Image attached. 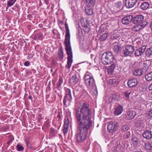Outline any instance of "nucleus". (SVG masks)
Returning a JSON list of instances; mask_svg holds the SVG:
<instances>
[{
	"label": "nucleus",
	"instance_id": "f257e3e1",
	"mask_svg": "<svg viewBox=\"0 0 152 152\" xmlns=\"http://www.w3.org/2000/svg\"><path fill=\"white\" fill-rule=\"evenodd\" d=\"M91 113L90 110L85 103L83 104L81 108H79L76 110V117L79 130L76 137L78 142H83L86 138L88 130L92 125V121L88 117Z\"/></svg>",
	"mask_w": 152,
	"mask_h": 152
},
{
	"label": "nucleus",
	"instance_id": "f03ea898",
	"mask_svg": "<svg viewBox=\"0 0 152 152\" xmlns=\"http://www.w3.org/2000/svg\"><path fill=\"white\" fill-rule=\"evenodd\" d=\"M114 57L110 52L104 53L101 56V59L102 62L104 65L111 64L110 68L111 72L113 71L115 67L114 61Z\"/></svg>",
	"mask_w": 152,
	"mask_h": 152
},
{
	"label": "nucleus",
	"instance_id": "7ed1b4c3",
	"mask_svg": "<svg viewBox=\"0 0 152 152\" xmlns=\"http://www.w3.org/2000/svg\"><path fill=\"white\" fill-rule=\"evenodd\" d=\"M67 55L68 56L67 61V67L69 68L72 62V52L70 44V34L68 26L67 25Z\"/></svg>",
	"mask_w": 152,
	"mask_h": 152
},
{
	"label": "nucleus",
	"instance_id": "20e7f679",
	"mask_svg": "<svg viewBox=\"0 0 152 152\" xmlns=\"http://www.w3.org/2000/svg\"><path fill=\"white\" fill-rule=\"evenodd\" d=\"M134 50V48L131 45H127L123 47L122 51V56L127 57L131 56Z\"/></svg>",
	"mask_w": 152,
	"mask_h": 152
},
{
	"label": "nucleus",
	"instance_id": "39448f33",
	"mask_svg": "<svg viewBox=\"0 0 152 152\" xmlns=\"http://www.w3.org/2000/svg\"><path fill=\"white\" fill-rule=\"evenodd\" d=\"M83 79L84 80V83L87 87H92L95 85V80L92 76L86 74Z\"/></svg>",
	"mask_w": 152,
	"mask_h": 152
},
{
	"label": "nucleus",
	"instance_id": "423d86ee",
	"mask_svg": "<svg viewBox=\"0 0 152 152\" xmlns=\"http://www.w3.org/2000/svg\"><path fill=\"white\" fill-rule=\"evenodd\" d=\"M119 127V124L117 121H112L109 122L107 126V129L110 133L115 132Z\"/></svg>",
	"mask_w": 152,
	"mask_h": 152
},
{
	"label": "nucleus",
	"instance_id": "0eeeda50",
	"mask_svg": "<svg viewBox=\"0 0 152 152\" xmlns=\"http://www.w3.org/2000/svg\"><path fill=\"white\" fill-rule=\"evenodd\" d=\"M137 0H125V6L127 8H131L135 5Z\"/></svg>",
	"mask_w": 152,
	"mask_h": 152
},
{
	"label": "nucleus",
	"instance_id": "6e6552de",
	"mask_svg": "<svg viewBox=\"0 0 152 152\" xmlns=\"http://www.w3.org/2000/svg\"><path fill=\"white\" fill-rule=\"evenodd\" d=\"M122 30L121 29L117 30L114 31L111 33L110 38L112 39H116L121 35V32Z\"/></svg>",
	"mask_w": 152,
	"mask_h": 152
},
{
	"label": "nucleus",
	"instance_id": "1a4fd4ad",
	"mask_svg": "<svg viewBox=\"0 0 152 152\" xmlns=\"http://www.w3.org/2000/svg\"><path fill=\"white\" fill-rule=\"evenodd\" d=\"M133 20V16L129 15L125 16L122 19V22L124 25H127L130 23Z\"/></svg>",
	"mask_w": 152,
	"mask_h": 152
},
{
	"label": "nucleus",
	"instance_id": "9d476101",
	"mask_svg": "<svg viewBox=\"0 0 152 152\" xmlns=\"http://www.w3.org/2000/svg\"><path fill=\"white\" fill-rule=\"evenodd\" d=\"M136 114V112L133 110H130L127 112L125 114L126 118L127 120H131L134 118Z\"/></svg>",
	"mask_w": 152,
	"mask_h": 152
},
{
	"label": "nucleus",
	"instance_id": "9b49d317",
	"mask_svg": "<svg viewBox=\"0 0 152 152\" xmlns=\"http://www.w3.org/2000/svg\"><path fill=\"white\" fill-rule=\"evenodd\" d=\"M146 49V46L144 45L136 50L134 53L135 56H139L141 55L145 52Z\"/></svg>",
	"mask_w": 152,
	"mask_h": 152
},
{
	"label": "nucleus",
	"instance_id": "f8f14e48",
	"mask_svg": "<svg viewBox=\"0 0 152 152\" xmlns=\"http://www.w3.org/2000/svg\"><path fill=\"white\" fill-rule=\"evenodd\" d=\"M144 18V17L142 15H137L133 17L132 21L134 24L138 23L142 21Z\"/></svg>",
	"mask_w": 152,
	"mask_h": 152
},
{
	"label": "nucleus",
	"instance_id": "ddd939ff",
	"mask_svg": "<svg viewBox=\"0 0 152 152\" xmlns=\"http://www.w3.org/2000/svg\"><path fill=\"white\" fill-rule=\"evenodd\" d=\"M142 135L144 138L150 140L152 138V132L151 130H145Z\"/></svg>",
	"mask_w": 152,
	"mask_h": 152
},
{
	"label": "nucleus",
	"instance_id": "4468645a",
	"mask_svg": "<svg viewBox=\"0 0 152 152\" xmlns=\"http://www.w3.org/2000/svg\"><path fill=\"white\" fill-rule=\"evenodd\" d=\"M137 80L135 79L129 80L127 82L128 86L129 87H133L137 85Z\"/></svg>",
	"mask_w": 152,
	"mask_h": 152
},
{
	"label": "nucleus",
	"instance_id": "2eb2a0df",
	"mask_svg": "<svg viewBox=\"0 0 152 152\" xmlns=\"http://www.w3.org/2000/svg\"><path fill=\"white\" fill-rule=\"evenodd\" d=\"M123 107L121 105H119L115 108L114 114L116 115H118L121 114L123 111Z\"/></svg>",
	"mask_w": 152,
	"mask_h": 152
},
{
	"label": "nucleus",
	"instance_id": "dca6fc26",
	"mask_svg": "<svg viewBox=\"0 0 152 152\" xmlns=\"http://www.w3.org/2000/svg\"><path fill=\"white\" fill-rule=\"evenodd\" d=\"M78 81V79L77 78L76 75L74 74L72 75L70 78L69 82L72 84H75L77 83Z\"/></svg>",
	"mask_w": 152,
	"mask_h": 152
},
{
	"label": "nucleus",
	"instance_id": "f3484780",
	"mask_svg": "<svg viewBox=\"0 0 152 152\" xmlns=\"http://www.w3.org/2000/svg\"><path fill=\"white\" fill-rule=\"evenodd\" d=\"M149 65L147 64L146 61H145L142 65V69H141L143 73H145L149 70Z\"/></svg>",
	"mask_w": 152,
	"mask_h": 152
},
{
	"label": "nucleus",
	"instance_id": "a211bd4d",
	"mask_svg": "<svg viewBox=\"0 0 152 152\" xmlns=\"http://www.w3.org/2000/svg\"><path fill=\"white\" fill-rule=\"evenodd\" d=\"M131 141L132 142V144L135 147L137 146L140 142V140L135 137H133Z\"/></svg>",
	"mask_w": 152,
	"mask_h": 152
},
{
	"label": "nucleus",
	"instance_id": "6ab92c4d",
	"mask_svg": "<svg viewBox=\"0 0 152 152\" xmlns=\"http://www.w3.org/2000/svg\"><path fill=\"white\" fill-rule=\"evenodd\" d=\"M87 3V6L90 7H94L96 3L95 0H84Z\"/></svg>",
	"mask_w": 152,
	"mask_h": 152
},
{
	"label": "nucleus",
	"instance_id": "aec40b11",
	"mask_svg": "<svg viewBox=\"0 0 152 152\" xmlns=\"http://www.w3.org/2000/svg\"><path fill=\"white\" fill-rule=\"evenodd\" d=\"M85 12L88 15H91L93 13V10L91 7L86 6L85 8Z\"/></svg>",
	"mask_w": 152,
	"mask_h": 152
},
{
	"label": "nucleus",
	"instance_id": "412c9836",
	"mask_svg": "<svg viewBox=\"0 0 152 152\" xmlns=\"http://www.w3.org/2000/svg\"><path fill=\"white\" fill-rule=\"evenodd\" d=\"M134 74L136 76H141L143 73L141 69H136L134 72Z\"/></svg>",
	"mask_w": 152,
	"mask_h": 152
},
{
	"label": "nucleus",
	"instance_id": "4be33fe9",
	"mask_svg": "<svg viewBox=\"0 0 152 152\" xmlns=\"http://www.w3.org/2000/svg\"><path fill=\"white\" fill-rule=\"evenodd\" d=\"M140 26L139 24H137L134 26L132 28V30L133 31L137 32L139 31L140 30L142 29Z\"/></svg>",
	"mask_w": 152,
	"mask_h": 152
},
{
	"label": "nucleus",
	"instance_id": "5701e85b",
	"mask_svg": "<svg viewBox=\"0 0 152 152\" xmlns=\"http://www.w3.org/2000/svg\"><path fill=\"white\" fill-rule=\"evenodd\" d=\"M107 83L110 85H114L117 84V81L115 79H110L107 80Z\"/></svg>",
	"mask_w": 152,
	"mask_h": 152
},
{
	"label": "nucleus",
	"instance_id": "b1692460",
	"mask_svg": "<svg viewBox=\"0 0 152 152\" xmlns=\"http://www.w3.org/2000/svg\"><path fill=\"white\" fill-rule=\"evenodd\" d=\"M149 7V4L148 2H144L141 4L140 7L142 9L145 10L147 9Z\"/></svg>",
	"mask_w": 152,
	"mask_h": 152
},
{
	"label": "nucleus",
	"instance_id": "393cba45",
	"mask_svg": "<svg viewBox=\"0 0 152 152\" xmlns=\"http://www.w3.org/2000/svg\"><path fill=\"white\" fill-rule=\"evenodd\" d=\"M145 55L147 57L152 56V47L148 48L145 52Z\"/></svg>",
	"mask_w": 152,
	"mask_h": 152
},
{
	"label": "nucleus",
	"instance_id": "a878e982",
	"mask_svg": "<svg viewBox=\"0 0 152 152\" xmlns=\"http://www.w3.org/2000/svg\"><path fill=\"white\" fill-rule=\"evenodd\" d=\"M108 36L107 33H105L103 34L99 37V39L101 41H104L107 38Z\"/></svg>",
	"mask_w": 152,
	"mask_h": 152
},
{
	"label": "nucleus",
	"instance_id": "bb28decb",
	"mask_svg": "<svg viewBox=\"0 0 152 152\" xmlns=\"http://www.w3.org/2000/svg\"><path fill=\"white\" fill-rule=\"evenodd\" d=\"M145 79L147 81H151L152 80V72L148 73L145 75Z\"/></svg>",
	"mask_w": 152,
	"mask_h": 152
},
{
	"label": "nucleus",
	"instance_id": "cd10ccee",
	"mask_svg": "<svg viewBox=\"0 0 152 152\" xmlns=\"http://www.w3.org/2000/svg\"><path fill=\"white\" fill-rule=\"evenodd\" d=\"M120 45L116 44L114 45L113 50L114 52L117 53L120 50Z\"/></svg>",
	"mask_w": 152,
	"mask_h": 152
},
{
	"label": "nucleus",
	"instance_id": "c85d7f7f",
	"mask_svg": "<svg viewBox=\"0 0 152 152\" xmlns=\"http://www.w3.org/2000/svg\"><path fill=\"white\" fill-rule=\"evenodd\" d=\"M145 146L146 150H151L152 149V143L147 142L145 144Z\"/></svg>",
	"mask_w": 152,
	"mask_h": 152
},
{
	"label": "nucleus",
	"instance_id": "c756f323",
	"mask_svg": "<svg viewBox=\"0 0 152 152\" xmlns=\"http://www.w3.org/2000/svg\"><path fill=\"white\" fill-rule=\"evenodd\" d=\"M66 20H65V41L64 42V44L65 46V50L66 51Z\"/></svg>",
	"mask_w": 152,
	"mask_h": 152
},
{
	"label": "nucleus",
	"instance_id": "7c9ffc66",
	"mask_svg": "<svg viewBox=\"0 0 152 152\" xmlns=\"http://www.w3.org/2000/svg\"><path fill=\"white\" fill-rule=\"evenodd\" d=\"M58 56L60 59H62L64 56L63 51L61 48H60L58 50Z\"/></svg>",
	"mask_w": 152,
	"mask_h": 152
},
{
	"label": "nucleus",
	"instance_id": "2f4dec72",
	"mask_svg": "<svg viewBox=\"0 0 152 152\" xmlns=\"http://www.w3.org/2000/svg\"><path fill=\"white\" fill-rule=\"evenodd\" d=\"M144 123V121L142 120H139L137 121L136 124L138 126L142 127L143 126V125Z\"/></svg>",
	"mask_w": 152,
	"mask_h": 152
},
{
	"label": "nucleus",
	"instance_id": "473e14b6",
	"mask_svg": "<svg viewBox=\"0 0 152 152\" xmlns=\"http://www.w3.org/2000/svg\"><path fill=\"white\" fill-rule=\"evenodd\" d=\"M105 26L102 25L100 27L98 31L99 34H101L106 29Z\"/></svg>",
	"mask_w": 152,
	"mask_h": 152
},
{
	"label": "nucleus",
	"instance_id": "72a5a7b5",
	"mask_svg": "<svg viewBox=\"0 0 152 152\" xmlns=\"http://www.w3.org/2000/svg\"><path fill=\"white\" fill-rule=\"evenodd\" d=\"M148 23L147 21H144L140 23V24H139L141 29H142L144 28L145 27L146 25H147Z\"/></svg>",
	"mask_w": 152,
	"mask_h": 152
},
{
	"label": "nucleus",
	"instance_id": "f704fd0d",
	"mask_svg": "<svg viewBox=\"0 0 152 152\" xmlns=\"http://www.w3.org/2000/svg\"><path fill=\"white\" fill-rule=\"evenodd\" d=\"M17 0H10L7 1V6L8 7H11L16 2Z\"/></svg>",
	"mask_w": 152,
	"mask_h": 152
},
{
	"label": "nucleus",
	"instance_id": "c9c22d12",
	"mask_svg": "<svg viewBox=\"0 0 152 152\" xmlns=\"http://www.w3.org/2000/svg\"><path fill=\"white\" fill-rule=\"evenodd\" d=\"M129 129V127L126 125H123L121 127V130L122 132H125Z\"/></svg>",
	"mask_w": 152,
	"mask_h": 152
},
{
	"label": "nucleus",
	"instance_id": "e433bc0d",
	"mask_svg": "<svg viewBox=\"0 0 152 152\" xmlns=\"http://www.w3.org/2000/svg\"><path fill=\"white\" fill-rule=\"evenodd\" d=\"M131 91H126L123 93V94L125 98L126 99L129 98V95L130 94Z\"/></svg>",
	"mask_w": 152,
	"mask_h": 152
},
{
	"label": "nucleus",
	"instance_id": "4c0bfd02",
	"mask_svg": "<svg viewBox=\"0 0 152 152\" xmlns=\"http://www.w3.org/2000/svg\"><path fill=\"white\" fill-rule=\"evenodd\" d=\"M42 34L41 33H39L36 34L34 36V38L36 39H40L42 37Z\"/></svg>",
	"mask_w": 152,
	"mask_h": 152
},
{
	"label": "nucleus",
	"instance_id": "58836bf2",
	"mask_svg": "<svg viewBox=\"0 0 152 152\" xmlns=\"http://www.w3.org/2000/svg\"><path fill=\"white\" fill-rule=\"evenodd\" d=\"M111 95L112 98L114 101L117 100L119 98L118 96L117 95V94L116 93L111 94Z\"/></svg>",
	"mask_w": 152,
	"mask_h": 152
},
{
	"label": "nucleus",
	"instance_id": "ea45409f",
	"mask_svg": "<svg viewBox=\"0 0 152 152\" xmlns=\"http://www.w3.org/2000/svg\"><path fill=\"white\" fill-rule=\"evenodd\" d=\"M69 97L70 100L72 99V96L71 94V91L69 88H67V98Z\"/></svg>",
	"mask_w": 152,
	"mask_h": 152
},
{
	"label": "nucleus",
	"instance_id": "a19ab883",
	"mask_svg": "<svg viewBox=\"0 0 152 152\" xmlns=\"http://www.w3.org/2000/svg\"><path fill=\"white\" fill-rule=\"evenodd\" d=\"M116 6L118 8H120L122 6V4L121 1H118L116 4Z\"/></svg>",
	"mask_w": 152,
	"mask_h": 152
},
{
	"label": "nucleus",
	"instance_id": "79ce46f5",
	"mask_svg": "<svg viewBox=\"0 0 152 152\" xmlns=\"http://www.w3.org/2000/svg\"><path fill=\"white\" fill-rule=\"evenodd\" d=\"M17 147L18 150L19 151H22L24 149L23 147L20 145L18 144Z\"/></svg>",
	"mask_w": 152,
	"mask_h": 152
},
{
	"label": "nucleus",
	"instance_id": "37998d69",
	"mask_svg": "<svg viewBox=\"0 0 152 152\" xmlns=\"http://www.w3.org/2000/svg\"><path fill=\"white\" fill-rule=\"evenodd\" d=\"M62 82H63L62 79L61 78H60L58 80V83H57V86L58 87H60Z\"/></svg>",
	"mask_w": 152,
	"mask_h": 152
},
{
	"label": "nucleus",
	"instance_id": "c03bdc74",
	"mask_svg": "<svg viewBox=\"0 0 152 152\" xmlns=\"http://www.w3.org/2000/svg\"><path fill=\"white\" fill-rule=\"evenodd\" d=\"M63 132L64 134L65 135L66 132V121H65V122L64 125V129L63 130Z\"/></svg>",
	"mask_w": 152,
	"mask_h": 152
},
{
	"label": "nucleus",
	"instance_id": "a18cd8bd",
	"mask_svg": "<svg viewBox=\"0 0 152 152\" xmlns=\"http://www.w3.org/2000/svg\"><path fill=\"white\" fill-rule=\"evenodd\" d=\"M130 137V132H127L126 133L124 136V137L125 139H126Z\"/></svg>",
	"mask_w": 152,
	"mask_h": 152
},
{
	"label": "nucleus",
	"instance_id": "49530a36",
	"mask_svg": "<svg viewBox=\"0 0 152 152\" xmlns=\"http://www.w3.org/2000/svg\"><path fill=\"white\" fill-rule=\"evenodd\" d=\"M93 88H94L93 89L94 90L93 91L94 92V94L95 96L97 95L98 92L96 86H95Z\"/></svg>",
	"mask_w": 152,
	"mask_h": 152
},
{
	"label": "nucleus",
	"instance_id": "de8ad7c7",
	"mask_svg": "<svg viewBox=\"0 0 152 152\" xmlns=\"http://www.w3.org/2000/svg\"><path fill=\"white\" fill-rule=\"evenodd\" d=\"M83 30L84 32L86 33H88L89 31V28L87 26L83 28Z\"/></svg>",
	"mask_w": 152,
	"mask_h": 152
},
{
	"label": "nucleus",
	"instance_id": "09e8293b",
	"mask_svg": "<svg viewBox=\"0 0 152 152\" xmlns=\"http://www.w3.org/2000/svg\"><path fill=\"white\" fill-rule=\"evenodd\" d=\"M14 137L12 135H10L8 137V140L9 141L12 142V141L14 140Z\"/></svg>",
	"mask_w": 152,
	"mask_h": 152
},
{
	"label": "nucleus",
	"instance_id": "8fccbe9b",
	"mask_svg": "<svg viewBox=\"0 0 152 152\" xmlns=\"http://www.w3.org/2000/svg\"><path fill=\"white\" fill-rule=\"evenodd\" d=\"M26 143L27 147H30L31 144L29 140L27 139L26 141Z\"/></svg>",
	"mask_w": 152,
	"mask_h": 152
},
{
	"label": "nucleus",
	"instance_id": "3c124183",
	"mask_svg": "<svg viewBox=\"0 0 152 152\" xmlns=\"http://www.w3.org/2000/svg\"><path fill=\"white\" fill-rule=\"evenodd\" d=\"M148 116H149L151 117H152V110H149L148 112Z\"/></svg>",
	"mask_w": 152,
	"mask_h": 152
},
{
	"label": "nucleus",
	"instance_id": "603ef678",
	"mask_svg": "<svg viewBox=\"0 0 152 152\" xmlns=\"http://www.w3.org/2000/svg\"><path fill=\"white\" fill-rule=\"evenodd\" d=\"M111 94L110 95L109 97V101L110 102H112L113 100Z\"/></svg>",
	"mask_w": 152,
	"mask_h": 152
},
{
	"label": "nucleus",
	"instance_id": "864d4df0",
	"mask_svg": "<svg viewBox=\"0 0 152 152\" xmlns=\"http://www.w3.org/2000/svg\"><path fill=\"white\" fill-rule=\"evenodd\" d=\"M29 64V62L28 61L25 62L24 63V65L26 66H28Z\"/></svg>",
	"mask_w": 152,
	"mask_h": 152
},
{
	"label": "nucleus",
	"instance_id": "5fc2aeb1",
	"mask_svg": "<svg viewBox=\"0 0 152 152\" xmlns=\"http://www.w3.org/2000/svg\"><path fill=\"white\" fill-rule=\"evenodd\" d=\"M66 96H65L64 99V104L65 106L66 105Z\"/></svg>",
	"mask_w": 152,
	"mask_h": 152
},
{
	"label": "nucleus",
	"instance_id": "6e6d98bb",
	"mask_svg": "<svg viewBox=\"0 0 152 152\" xmlns=\"http://www.w3.org/2000/svg\"><path fill=\"white\" fill-rule=\"evenodd\" d=\"M149 89L150 90H152V84L151 83V84H150L149 87Z\"/></svg>",
	"mask_w": 152,
	"mask_h": 152
},
{
	"label": "nucleus",
	"instance_id": "4d7b16f0",
	"mask_svg": "<svg viewBox=\"0 0 152 152\" xmlns=\"http://www.w3.org/2000/svg\"><path fill=\"white\" fill-rule=\"evenodd\" d=\"M79 32V34H81L82 33V30L81 28H79L78 30Z\"/></svg>",
	"mask_w": 152,
	"mask_h": 152
},
{
	"label": "nucleus",
	"instance_id": "13d9d810",
	"mask_svg": "<svg viewBox=\"0 0 152 152\" xmlns=\"http://www.w3.org/2000/svg\"><path fill=\"white\" fill-rule=\"evenodd\" d=\"M9 141L7 142V144L9 145H10L11 143L12 142L9 141V140H8Z\"/></svg>",
	"mask_w": 152,
	"mask_h": 152
},
{
	"label": "nucleus",
	"instance_id": "bf43d9fd",
	"mask_svg": "<svg viewBox=\"0 0 152 152\" xmlns=\"http://www.w3.org/2000/svg\"><path fill=\"white\" fill-rule=\"evenodd\" d=\"M87 143H88V145L86 146L87 147L88 145H90V142L89 141L87 142Z\"/></svg>",
	"mask_w": 152,
	"mask_h": 152
},
{
	"label": "nucleus",
	"instance_id": "052dcab7",
	"mask_svg": "<svg viewBox=\"0 0 152 152\" xmlns=\"http://www.w3.org/2000/svg\"><path fill=\"white\" fill-rule=\"evenodd\" d=\"M150 27L151 28V30H152V22H151V24H150Z\"/></svg>",
	"mask_w": 152,
	"mask_h": 152
},
{
	"label": "nucleus",
	"instance_id": "680f3d73",
	"mask_svg": "<svg viewBox=\"0 0 152 152\" xmlns=\"http://www.w3.org/2000/svg\"><path fill=\"white\" fill-rule=\"evenodd\" d=\"M28 98L29 99H32V96H29L28 97Z\"/></svg>",
	"mask_w": 152,
	"mask_h": 152
},
{
	"label": "nucleus",
	"instance_id": "e2e57ef3",
	"mask_svg": "<svg viewBox=\"0 0 152 152\" xmlns=\"http://www.w3.org/2000/svg\"><path fill=\"white\" fill-rule=\"evenodd\" d=\"M67 126L68 125H69V124H68V123L69 122V120H68V118H67ZM67 127H68L67 126Z\"/></svg>",
	"mask_w": 152,
	"mask_h": 152
},
{
	"label": "nucleus",
	"instance_id": "0e129e2a",
	"mask_svg": "<svg viewBox=\"0 0 152 152\" xmlns=\"http://www.w3.org/2000/svg\"><path fill=\"white\" fill-rule=\"evenodd\" d=\"M57 117L58 118H60V115L59 114L57 116Z\"/></svg>",
	"mask_w": 152,
	"mask_h": 152
},
{
	"label": "nucleus",
	"instance_id": "69168bd1",
	"mask_svg": "<svg viewBox=\"0 0 152 152\" xmlns=\"http://www.w3.org/2000/svg\"><path fill=\"white\" fill-rule=\"evenodd\" d=\"M50 71L52 72L53 71V70L52 69H51Z\"/></svg>",
	"mask_w": 152,
	"mask_h": 152
},
{
	"label": "nucleus",
	"instance_id": "338daca9",
	"mask_svg": "<svg viewBox=\"0 0 152 152\" xmlns=\"http://www.w3.org/2000/svg\"><path fill=\"white\" fill-rule=\"evenodd\" d=\"M65 94H66V93H65Z\"/></svg>",
	"mask_w": 152,
	"mask_h": 152
},
{
	"label": "nucleus",
	"instance_id": "774afa93",
	"mask_svg": "<svg viewBox=\"0 0 152 152\" xmlns=\"http://www.w3.org/2000/svg\"><path fill=\"white\" fill-rule=\"evenodd\" d=\"M65 67H66V65L65 66Z\"/></svg>",
	"mask_w": 152,
	"mask_h": 152
}]
</instances>
